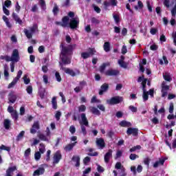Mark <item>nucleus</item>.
Listing matches in <instances>:
<instances>
[{"label": "nucleus", "mask_w": 176, "mask_h": 176, "mask_svg": "<svg viewBox=\"0 0 176 176\" xmlns=\"http://www.w3.org/2000/svg\"><path fill=\"white\" fill-rule=\"evenodd\" d=\"M38 137L41 141H47V138L44 134L40 133L38 135Z\"/></svg>", "instance_id": "nucleus-42"}, {"label": "nucleus", "mask_w": 176, "mask_h": 176, "mask_svg": "<svg viewBox=\"0 0 176 176\" xmlns=\"http://www.w3.org/2000/svg\"><path fill=\"white\" fill-rule=\"evenodd\" d=\"M59 65L60 67V69H62V71H64V72L65 74H67V75H70V76L74 77L76 75H79V74H80V72L79 70H76V72H75L74 71V69H72L64 67V65H65V64H64V63L60 62Z\"/></svg>", "instance_id": "nucleus-4"}, {"label": "nucleus", "mask_w": 176, "mask_h": 176, "mask_svg": "<svg viewBox=\"0 0 176 176\" xmlns=\"http://www.w3.org/2000/svg\"><path fill=\"white\" fill-rule=\"evenodd\" d=\"M62 157L61 152H60V151H56L54 155V164H57L59 163Z\"/></svg>", "instance_id": "nucleus-11"}, {"label": "nucleus", "mask_w": 176, "mask_h": 176, "mask_svg": "<svg viewBox=\"0 0 176 176\" xmlns=\"http://www.w3.org/2000/svg\"><path fill=\"white\" fill-rule=\"evenodd\" d=\"M118 64L122 67V68H127V63L124 60H118Z\"/></svg>", "instance_id": "nucleus-44"}, {"label": "nucleus", "mask_w": 176, "mask_h": 176, "mask_svg": "<svg viewBox=\"0 0 176 176\" xmlns=\"http://www.w3.org/2000/svg\"><path fill=\"white\" fill-rule=\"evenodd\" d=\"M126 134L128 135H131L132 134L133 137H136V135H138V129L129 127L126 131Z\"/></svg>", "instance_id": "nucleus-12"}, {"label": "nucleus", "mask_w": 176, "mask_h": 176, "mask_svg": "<svg viewBox=\"0 0 176 176\" xmlns=\"http://www.w3.org/2000/svg\"><path fill=\"white\" fill-rule=\"evenodd\" d=\"M40 146L41 148H39L38 152H40V153H45V151H46V149L45 148V144H43V143H41Z\"/></svg>", "instance_id": "nucleus-47"}, {"label": "nucleus", "mask_w": 176, "mask_h": 176, "mask_svg": "<svg viewBox=\"0 0 176 176\" xmlns=\"http://www.w3.org/2000/svg\"><path fill=\"white\" fill-rule=\"evenodd\" d=\"M174 112V103L170 102L169 104V113H173Z\"/></svg>", "instance_id": "nucleus-55"}, {"label": "nucleus", "mask_w": 176, "mask_h": 176, "mask_svg": "<svg viewBox=\"0 0 176 176\" xmlns=\"http://www.w3.org/2000/svg\"><path fill=\"white\" fill-rule=\"evenodd\" d=\"M0 60H5L7 63L11 61L10 64L11 72H14V63L20 61V54L19 53V50L14 49L12 51L11 56L8 55H1L0 56Z\"/></svg>", "instance_id": "nucleus-2"}, {"label": "nucleus", "mask_w": 176, "mask_h": 176, "mask_svg": "<svg viewBox=\"0 0 176 176\" xmlns=\"http://www.w3.org/2000/svg\"><path fill=\"white\" fill-rule=\"evenodd\" d=\"M17 170V166H14L12 167H9L6 170V176H13V173Z\"/></svg>", "instance_id": "nucleus-17"}, {"label": "nucleus", "mask_w": 176, "mask_h": 176, "mask_svg": "<svg viewBox=\"0 0 176 176\" xmlns=\"http://www.w3.org/2000/svg\"><path fill=\"white\" fill-rule=\"evenodd\" d=\"M39 129H41L39 122L37 121L34 122L32 129H30L31 134H36V130H39Z\"/></svg>", "instance_id": "nucleus-14"}, {"label": "nucleus", "mask_w": 176, "mask_h": 176, "mask_svg": "<svg viewBox=\"0 0 176 176\" xmlns=\"http://www.w3.org/2000/svg\"><path fill=\"white\" fill-rule=\"evenodd\" d=\"M129 109H130V111H131V112H133V113H135L138 111L137 107L133 105L129 106Z\"/></svg>", "instance_id": "nucleus-59"}, {"label": "nucleus", "mask_w": 176, "mask_h": 176, "mask_svg": "<svg viewBox=\"0 0 176 176\" xmlns=\"http://www.w3.org/2000/svg\"><path fill=\"white\" fill-rule=\"evenodd\" d=\"M107 102L109 104V105H118V104L123 102V97L119 96H114L107 100Z\"/></svg>", "instance_id": "nucleus-5"}, {"label": "nucleus", "mask_w": 176, "mask_h": 176, "mask_svg": "<svg viewBox=\"0 0 176 176\" xmlns=\"http://www.w3.org/2000/svg\"><path fill=\"white\" fill-rule=\"evenodd\" d=\"M113 17L116 24L120 23V16L118 14H113Z\"/></svg>", "instance_id": "nucleus-40"}, {"label": "nucleus", "mask_w": 176, "mask_h": 176, "mask_svg": "<svg viewBox=\"0 0 176 176\" xmlns=\"http://www.w3.org/2000/svg\"><path fill=\"white\" fill-rule=\"evenodd\" d=\"M59 96L60 97H61L63 104H65V102L67 100L65 99V96H64V94H63V92H59Z\"/></svg>", "instance_id": "nucleus-54"}, {"label": "nucleus", "mask_w": 176, "mask_h": 176, "mask_svg": "<svg viewBox=\"0 0 176 176\" xmlns=\"http://www.w3.org/2000/svg\"><path fill=\"white\" fill-rule=\"evenodd\" d=\"M60 12V9L58 8V6L56 4L54 5V8L52 10V12L54 16H57L58 14V12Z\"/></svg>", "instance_id": "nucleus-34"}, {"label": "nucleus", "mask_w": 176, "mask_h": 176, "mask_svg": "<svg viewBox=\"0 0 176 176\" xmlns=\"http://www.w3.org/2000/svg\"><path fill=\"white\" fill-rule=\"evenodd\" d=\"M164 162H165L164 159L160 160L159 161L155 162L153 164L154 168H157V167H159V166H164Z\"/></svg>", "instance_id": "nucleus-28"}, {"label": "nucleus", "mask_w": 176, "mask_h": 176, "mask_svg": "<svg viewBox=\"0 0 176 176\" xmlns=\"http://www.w3.org/2000/svg\"><path fill=\"white\" fill-rule=\"evenodd\" d=\"M34 159L36 161L40 160V159H41V152L37 151V152L35 153Z\"/></svg>", "instance_id": "nucleus-50"}, {"label": "nucleus", "mask_w": 176, "mask_h": 176, "mask_svg": "<svg viewBox=\"0 0 176 176\" xmlns=\"http://www.w3.org/2000/svg\"><path fill=\"white\" fill-rule=\"evenodd\" d=\"M143 101H148V98H149V92L148 91H143Z\"/></svg>", "instance_id": "nucleus-36"}, {"label": "nucleus", "mask_w": 176, "mask_h": 176, "mask_svg": "<svg viewBox=\"0 0 176 176\" xmlns=\"http://www.w3.org/2000/svg\"><path fill=\"white\" fill-rule=\"evenodd\" d=\"M26 91H27L28 94H32V86L29 85L26 88Z\"/></svg>", "instance_id": "nucleus-57"}, {"label": "nucleus", "mask_w": 176, "mask_h": 176, "mask_svg": "<svg viewBox=\"0 0 176 176\" xmlns=\"http://www.w3.org/2000/svg\"><path fill=\"white\" fill-rule=\"evenodd\" d=\"M39 5L42 10H46V1L45 0H39Z\"/></svg>", "instance_id": "nucleus-31"}, {"label": "nucleus", "mask_w": 176, "mask_h": 176, "mask_svg": "<svg viewBox=\"0 0 176 176\" xmlns=\"http://www.w3.org/2000/svg\"><path fill=\"white\" fill-rule=\"evenodd\" d=\"M76 46V44L74 45H68L65 46L64 43H61L60 45V58L65 65H68V64L71 63V58L68 57V56H72L74 54V48Z\"/></svg>", "instance_id": "nucleus-1"}, {"label": "nucleus", "mask_w": 176, "mask_h": 176, "mask_svg": "<svg viewBox=\"0 0 176 176\" xmlns=\"http://www.w3.org/2000/svg\"><path fill=\"white\" fill-rule=\"evenodd\" d=\"M111 63L109 62L102 63L99 67L100 72L101 74H104V72H105V68H107V67H109Z\"/></svg>", "instance_id": "nucleus-22"}, {"label": "nucleus", "mask_w": 176, "mask_h": 176, "mask_svg": "<svg viewBox=\"0 0 176 176\" xmlns=\"http://www.w3.org/2000/svg\"><path fill=\"white\" fill-rule=\"evenodd\" d=\"M90 160V157H85L83 160V164H85V166H87V163H89Z\"/></svg>", "instance_id": "nucleus-53"}, {"label": "nucleus", "mask_w": 176, "mask_h": 176, "mask_svg": "<svg viewBox=\"0 0 176 176\" xmlns=\"http://www.w3.org/2000/svg\"><path fill=\"white\" fill-rule=\"evenodd\" d=\"M31 155V148H28L25 151L24 156L25 157H28Z\"/></svg>", "instance_id": "nucleus-48"}, {"label": "nucleus", "mask_w": 176, "mask_h": 176, "mask_svg": "<svg viewBox=\"0 0 176 176\" xmlns=\"http://www.w3.org/2000/svg\"><path fill=\"white\" fill-rule=\"evenodd\" d=\"M91 23H92V24H95L96 25H97L100 24V20H98L96 17H92L91 19Z\"/></svg>", "instance_id": "nucleus-41"}, {"label": "nucleus", "mask_w": 176, "mask_h": 176, "mask_svg": "<svg viewBox=\"0 0 176 176\" xmlns=\"http://www.w3.org/2000/svg\"><path fill=\"white\" fill-rule=\"evenodd\" d=\"M3 126L6 130H9V129H10V126H12V123L10 122L9 119L4 120Z\"/></svg>", "instance_id": "nucleus-27"}, {"label": "nucleus", "mask_w": 176, "mask_h": 176, "mask_svg": "<svg viewBox=\"0 0 176 176\" xmlns=\"http://www.w3.org/2000/svg\"><path fill=\"white\" fill-rule=\"evenodd\" d=\"M157 33V28H151L150 30V34H151V35H156Z\"/></svg>", "instance_id": "nucleus-60"}, {"label": "nucleus", "mask_w": 176, "mask_h": 176, "mask_svg": "<svg viewBox=\"0 0 176 176\" xmlns=\"http://www.w3.org/2000/svg\"><path fill=\"white\" fill-rule=\"evenodd\" d=\"M78 144V142H74L71 144H68L64 147V149L66 152H71L74 149V146H75Z\"/></svg>", "instance_id": "nucleus-20"}, {"label": "nucleus", "mask_w": 176, "mask_h": 176, "mask_svg": "<svg viewBox=\"0 0 176 176\" xmlns=\"http://www.w3.org/2000/svg\"><path fill=\"white\" fill-rule=\"evenodd\" d=\"M12 19L14 20V21H16V20H18L19 19H20V16H19V15H17V14H16L15 12H13V13H12Z\"/></svg>", "instance_id": "nucleus-63"}, {"label": "nucleus", "mask_w": 176, "mask_h": 176, "mask_svg": "<svg viewBox=\"0 0 176 176\" xmlns=\"http://www.w3.org/2000/svg\"><path fill=\"white\" fill-rule=\"evenodd\" d=\"M3 13L6 14V16H9V14H10V12L5 6H3Z\"/></svg>", "instance_id": "nucleus-58"}, {"label": "nucleus", "mask_w": 176, "mask_h": 176, "mask_svg": "<svg viewBox=\"0 0 176 176\" xmlns=\"http://www.w3.org/2000/svg\"><path fill=\"white\" fill-rule=\"evenodd\" d=\"M23 79L25 85H29L30 82H31V79L27 78V75H25Z\"/></svg>", "instance_id": "nucleus-49"}, {"label": "nucleus", "mask_w": 176, "mask_h": 176, "mask_svg": "<svg viewBox=\"0 0 176 176\" xmlns=\"http://www.w3.org/2000/svg\"><path fill=\"white\" fill-rule=\"evenodd\" d=\"M78 112H86V107L85 104H81L78 107Z\"/></svg>", "instance_id": "nucleus-46"}, {"label": "nucleus", "mask_w": 176, "mask_h": 176, "mask_svg": "<svg viewBox=\"0 0 176 176\" xmlns=\"http://www.w3.org/2000/svg\"><path fill=\"white\" fill-rule=\"evenodd\" d=\"M162 90L164 91H167L168 90H170V86L166 85L165 81H163L162 83Z\"/></svg>", "instance_id": "nucleus-35"}, {"label": "nucleus", "mask_w": 176, "mask_h": 176, "mask_svg": "<svg viewBox=\"0 0 176 176\" xmlns=\"http://www.w3.org/2000/svg\"><path fill=\"white\" fill-rule=\"evenodd\" d=\"M109 89V85H108V83H104L102 85L99 91V96H102L105 91H108Z\"/></svg>", "instance_id": "nucleus-15"}, {"label": "nucleus", "mask_w": 176, "mask_h": 176, "mask_svg": "<svg viewBox=\"0 0 176 176\" xmlns=\"http://www.w3.org/2000/svg\"><path fill=\"white\" fill-rule=\"evenodd\" d=\"M69 131L72 134H75L76 131V128H75V126L72 125L69 127Z\"/></svg>", "instance_id": "nucleus-52"}, {"label": "nucleus", "mask_w": 176, "mask_h": 176, "mask_svg": "<svg viewBox=\"0 0 176 176\" xmlns=\"http://www.w3.org/2000/svg\"><path fill=\"white\" fill-rule=\"evenodd\" d=\"M95 53H96V50L94 48H89V52L81 53V57L84 60H86V58H89L90 56H94Z\"/></svg>", "instance_id": "nucleus-9"}, {"label": "nucleus", "mask_w": 176, "mask_h": 176, "mask_svg": "<svg viewBox=\"0 0 176 176\" xmlns=\"http://www.w3.org/2000/svg\"><path fill=\"white\" fill-rule=\"evenodd\" d=\"M24 134H25V131H21L20 133L16 136V141L19 142V141H21V140H23V138L24 137Z\"/></svg>", "instance_id": "nucleus-33"}, {"label": "nucleus", "mask_w": 176, "mask_h": 176, "mask_svg": "<svg viewBox=\"0 0 176 176\" xmlns=\"http://www.w3.org/2000/svg\"><path fill=\"white\" fill-rule=\"evenodd\" d=\"M55 78H56L57 82H61V80H62L61 76L60 75V73L58 72H56Z\"/></svg>", "instance_id": "nucleus-45"}, {"label": "nucleus", "mask_w": 176, "mask_h": 176, "mask_svg": "<svg viewBox=\"0 0 176 176\" xmlns=\"http://www.w3.org/2000/svg\"><path fill=\"white\" fill-rule=\"evenodd\" d=\"M52 108L56 110L57 109V97L56 96H54L52 99Z\"/></svg>", "instance_id": "nucleus-30"}, {"label": "nucleus", "mask_w": 176, "mask_h": 176, "mask_svg": "<svg viewBox=\"0 0 176 176\" xmlns=\"http://www.w3.org/2000/svg\"><path fill=\"white\" fill-rule=\"evenodd\" d=\"M90 112L93 113V115H96L97 116H100L101 115V112L98 109L96 108L95 107H90Z\"/></svg>", "instance_id": "nucleus-24"}, {"label": "nucleus", "mask_w": 176, "mask_h": 176, "mask_svg": "<svg viewBox=\"0 0 176 176\" xmlns=\"http://www.w3.org/2000/svg\"><path fill=\"white\" fill-rule=\"evenodd\" d=\"M103 49L107 53L111 52V43L109 42H105L103 45Z\"/></svg>", "instance_id": "nucleus-29"}, {"label": "nucleus", "mask_w": 176, "mask_h": 176, "mask_svg": "<svg viewBox=\"0 0 176 176\" xmlns=\"http://www.w3.org/2000/svg\"><path fill=\"white\" fill-rule=\"evenodd\" d=\"M72 160L76 163L75 167H80V157L79 155H74Z\"/></svg>", "instance_id": "nucleus-19"}, {"label": "nucleus", "mask_w": 176, "mask_h": 176, "mask_svg": "<svg viewBox=\"0 0 176 176\" xmlns=\"http://www.w3.org/2000/svg\"><path fill=\"white\" fill-rule=\"evenodd\" d=\"M21 9V7L20 6V5H19V1H17L15 6V11L17 13H19Z\"/></svg>", "instance_id": "nucleus-56"}, {"label": "nucleus", "mask_w": 176, "mask_h": 176, "mask_svg": "<svg viewBox=\"0 0 176 176\" xmlns=\"http://www.w3.org/2000/svg\"><path fill=\"white\" fill-rule=\"evenodd\" d=\"M11 116L14 120H19V113H17V111H14L12 113H11Z\"/></svg>", "instance_id": "nucleus-38"}, {"label": "nucleus", "mask_w": 176, "mask_h": 176, "mask_svg": "<svg viewBox=\"0 0 176 176\" xmlns=\"http://www.w3.org/2000/svg\"><path fill=\"white\" fill-rule=\"evenodd\" d=\"M80 118L81 122H80V124L81 127V133H82L83 135H86V134H87L86 127H89V120H87V117H86V113H85L80 114Z\"/></svg>", "instance_id": "nucleus-3"}, {"label": "nucleus", "mask_w": 176, "mask_h": 176, "mask_svg": "<svg viewBox=\"0 0 176 176\" xmlns=\"http://www.w3.org/2000/svg\"><path fill=\"white\" fill-rule=\"evenodd\" d=\"M120 74L118 69H109L104 72L106 76H118Z\"/></svg>", "instance_id": "nucleus-8"}, {"label": "nucleus", "mask_w": 176, "mask_h": 176, "mask_svg": "<svg viewBox=\"0 0 176 176\" xmlns=\"http://www.w3.org/2000/svg\"><path fill=\"white\" fill-rule=\"evenodd\" d=\"M120 127H131V122L126 121V120H122L120 122Z\"/></svg>", "instance_id": "nucleus-26"}, {"label": "nucleus", "mask_w": 176, "mask_h": 176, "mask_svg": "<svg viewBox=\"0 0 176 176\" xmlns=\"http://www.w3.org/2000/svg\"><path fill=\"white\" fill-rule=\"evenodd\" d=\"M79 85L80 86H78L76 88H74L75 93H80V91L83 90V87H85V86H86L87 83L86 82V81L82 80L79 82Z\"/></svg>", "instance_id": "nucleus-13"}, {"label": "nucleus", "mask_w": 176, "mask_h": 176, "mask_svg": "<svg viewBox=\"0 0 176 176\" xmlns=\"http://www.w3.org/2000/svg\"><path fill=\"white\" fill-rule=\"evenodd\" d=\"M97 108H98L100 111H102V112H105V106H104L103 104H98L97 106Z\"/></svg>", "instance_id": "nucleus-61"}, {"label": "nucleus", "mask_w": 176, "mask_h": 176, "mask_svg": "<svg viewBox=\"0 0 176 176\" xmlns=\"http://www.w3.org/2000/svg\"><path fill=\"white\" fill-rule=\"evenodd\" d=\"M17 100V95L16 94H14L13 93H10L9 94V96H8V103L10 104V102L11 104H14V102H16Z\"/></svg>", "instance_id": "nucleus-18"}, {"label": "nucleus", "mask_w": 176, "mask_h": 176, "mask_svg": "<svg viewBox=\"0 0 176 176\" xmlns=\"http://www.w3.org/2000/svg\"><path fill=\"white\" fill-rule=\"evenodd\" d=\"M103 5L105 10H108V8H109V6H112V3L108 1H104Z\"/></svg>", "instance_id": "nucleus-39"}, {"label": "nucleus", "mask_w": 176, "mask_h": 176, "mask_svg": "<svg viewBox=\"0 0 176 176\" xmlns=\"http://www.w3.org/2000/svg\"><path fill=\"white\" fill-rule=\"evenodd\" d=\"M21 75H23V71L19 70L17 73L16 76L13 79V80L8 85V89H12V87H14L16 83L20 80V78H21Z\"/></svg>", "instance_id": "nucleus-7"}, {"label": "nucleus", "mask_w": 176, "mask_h": 176, "mask_svg": "<svg viewBox=\"0 0 176 176\" xmlns=\"http://www.w3.org/2000/svg\"><path fill=\"white\" fill-rule=\"evenodd\" d=\"M139 156L137 154H133L131 153L129 156V159L131 160H135L136 159H138Z\"/></svg>", "instance_id": "nucleus-51"}, {"label": "nucleus", "mask_w": 176, "mask_h": 176, "mask_svg": "<svg viewBox=\"0 0 176 176\" xmlns=\"http://www.w3.org/2000/svg\"><path fill=\"white\" fill-rule=\"evenodd\" d=\"M43 174H45V168L43 167H39L38 169L34 170L33 175H42Z\"/></svg>", "instance_id": "nucleus-23"}, {"label": "nucleus", "mask_w": 176, "mask_h": 176, "mask_svg": "<svg viewBox=\"0 0 176 176\" xmlns=\"http://www.w3.org/2000/svg\"><path fill=\"white\" fill-rule=\"evenodd\" d=\"M140 149H141V146L140 145H137L130 148L129 152L131 153L135 152V151L140 150Z\"/></svg>", "instance_id": "nucleus-43"}, {"label": "nucleus", "mask_w": 176, "mask_h": 176, "mask_svg": "<svg viewBox=\"0 0 176 176\" xmlns=\"http://www.w3.org/2000/svg\"><path fill=\"white\" fill-rule=\"evenodd\" d=\"M2 151H7V152H10V147L1 144V146H0V153L2 152Z\"/></svg>", "instance_id": "nucleus-37"}, {"label": "nucleus", "mask_w": 176, "mask_h": 176, "mask_svg": "<svg viewBox=\"0 0 176 176\" xmlns=\"http://www.w3.org/2000/svg\"><path fill=\"white\" fill-rule=\"evenodd\" d=\"M113 152L112 149H109L108 152L105 153L104 159L106 163H109V160L112 157Z\"/></svg>", "instance_id": "nucleus-21"}, {"label": "nucleus", "mask_w": 176, "mask_h": 176, "mask_svg": "<svg viewBox=\"0 0 176 176\" xmlns=\"http://www.w3.org/2000/svg\"><path fill=\"white\" fill-rule=\"evenodd\" d=\"M96 142L97 146H98L100 149H104V147L105 146V141L102 138H97Z\"/></svg>", "instance_id": "nucleus-16"}, {"label": "nucleus", "mask_w": 176, "mask_h": 176, "mask_svg": "<svg viewBox=\"0 0 176 176\" xmlns=\"http://www.w3.org/2000/svg\"><path fill=\"white\" fill-rule=\"evenodd\" d=\"M69 27L71 30H76L79 27V20L75 18L72 19L69 23Z\"/></svg>", "instance_id": "nucleus-10"}, {"label": "nucleus", "mask_w": 176, "mask_h": 176, "mask_svg": "<svg viewBox=\"0 0 176 176\" xmlns=\"http://www.w3.org/2000/svg\"><path fill=\"white\" fill-rule=\"evenodd\" d=\"M68 21H69V17H68V16H63L62 19L61 27H67L68 25Z\"/></svg>", "instance_id": "nucleus-25"}, {"label": "nucleus", "mask_w": 176, "mask_h": 176, "mask_svg": "<svg viewBox=\"0 0 176 176\" xmlns=\"http://www.w3.org/2000/svg\"><path fill=\"white\" fill-rule=\"evenodd\" d=\"M163 78L164 80H166V82H171V80H173L171 76H170L168 73H165V74H163Z\"/></svg>", "instance_id": "nucleus-32"}, {"label": "nucleus", "mask_w": 176, "mask_h": 176, "mask_svg": "<svg viewBox=\"0 0 176 176\" xmlns=\"http://www.w3.org/2000/svg\"><path fill=\"white\" fill-rule=\"evenodd\" d=\"M36 30H38L37 24H34L32 28H30V32L27 29H24V32L26 38H28V39H31V38H32V34H34Z\"/></svg>", "instance_id": "nucleus-6"}, {"label": "nucleus", "mask_w": 176, "mask_h": 176, "mask_svg": "<svg viewBox=\"0 0 176 176\" xmlns=\"http://www.w3.org/2000/svg\"><path fill=\"white\" fill-rule=\"evenodd\" d=\"M55 118L56 120H60V118H61V113L60 111H56L55 114Z\"/></svg>", "instance_id": "nucleus-64"}, {"label": "nucleus", "mask_w": 176, "mask_h": 176, "mask_svg": "<svg viewBox=\"0 0 176 176\" xmlns=\"http://www.w3.org/2000/svg\"><path fill=\"white\" fill-rule=\"evenodd\" d=\"M116 118H118V119H120V118H123V112L122 111H118L116 113Z\"/></svg>", "instance_id": "nucleus-62"}]
</instances>
